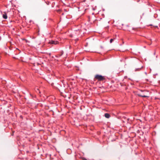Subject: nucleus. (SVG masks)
<instances>
[{"instance_id": "f257e3e1", "label": "nucleus", "mask_w": 160, "mask_h": 160, "mask_svg": "<svg viewBox=\"0 0 160 160\" xmlns=\"http://www.w3.org/2000/svg\"><path fill=\"white\" fill-rule=\"evenodd\" d=\"M105 76L99 74H96L94 78V81L97 80L98 81H102L105 80Z\"/></svg>"}, {"instance_id": "f03ea898", "label": "nucleus", "mask_w": 160, "mask_h": 160, "mask_svg": "<svg viewBox=\"0 0 160 160\" xmlns=\"http://www.w3.org/2000/svg\"><path fill=\"white\" fill-rule=\"evenodd\" d=\"M81 31L79 29L74 30L71 35V37H75L80 35Z\"/></svg>"}, {"instance_id": "7ed1b4c3", "label": "nucleus", "mask_w": 160, "mask_h": 160, "mask_svg": "<svg viewBox=\"0 0 160 160\" xmlns=\"http://www.w3.org/2000/svg\"><path fill=\"white\" fill-rule=\"evenodd\" d=\"M141 92H139L138 94V96L144 98L148 97V96H147V95H146L145 94V92H147V91L141 90Z\"/></svg>"}, {"instance_id": "20e7f679", "label": "nucleus", "mask_w": 160, "mask_h": 160, "mask_svg": "<svg viewBox=\"0 0 160 160\" xmlns=\"http://www.w3.org/2000/svg\"><path fill=\"white\" fill-rule=\"evenodd\" d=\"M8 12V11H5L2 12H1V13L2 15V17L4 19H7V13Z\"/></svg>"}, {"instance_id": "39448f33", "label": "nucleus", "mask_w": 160, "mask_h": 160, "mask_svg": "<svg viewBox=\"0 0 160 160\" xmlns=\"http://www.w3.org/2000/svg\"><path fill=\"white\" fill-rule=\"evenodd\" d=\"M48 43L50 44L56 45L58 43V42L57 41L51 40L49 41Z\"/></svg>"}, {"instance_id": "423d86ee", "label": "nucleus", "mask_w": 160, "mask_h": 160, "mask_svg": "<svg viewBox=\"0 0 160 160\" xmlns=\"http://www.w3.org/2000/svg\"><path fill=\"white\" fill-rule=\"evenodd\" d=\"M142 68H143V66H142L140 68H136L135 70V72H137V71L138 72V71H141V69H142Z\"/></svg>"}, {"instance_id": "0eeeda50", "label": "nucleus", "mask_w": 160, "mask_h": 160, "mask_svg": "<svg viewBox=\"0 0 160 160\" xmlns=\"http://www.w3.org/2000/svg\"><path fill=\"white\" fill-rule=\"evenodd\" d=\"M104 116L106 118H108L110 117V115L108 113H105L104 114Z\"/></svg>"}, {"instance_id": "6e6552de", "label": "nucleus", "mask_w": 160, "mask_h": 160, "mask_svg": "<svg viewBox=\"0 0 160 160\" xmlns=\"http://www.w3.org/2000/svg\"><path fill=\"white\" fill-rule=\"evenodd\" d=\"M61 54H58L57 56H56V57H61L63 53V51H62L60 52Z\"/></svg>"}, {"instance_id": "1a4fd4ad", "label": "nucleus", "mask_w": 160, "mask_h": 160, "mask_svg": "<svg viewBox=\"0 0 160 160\" xmlns=\"http://www.w3.org/2000/svg\"><path fill=\"white\" fill-rule=\"evenodd\" d=\"M115 39V38H112L110 40V43H111L112 42L113 40Z\"/></svg>"}, {"instance_id": "9d476101", "label": "nucleus", "mask_w": 160, "mask_h": 160, "mask_svg": "<svg viewBox=\"0 0 160 160\" xmlns=\"http://www.w3.org/2000/svg\"><path fill=\"white\" fill-rule=\"evenodd\" d=\"M82 159L83 160H87V159L86 158H82Z\"/></svg>"}, {"instance_id": "9b49d317", "label": "nucleus", "mask_w": 160, "mask_h": 160, "mask_svg": "<svg viewBox=\"0 0 160 160\" xmlns=\"http://www.w3.org/2000/svg\"><path fill=\"white\" fill-rule=\"evenodd\" d=\"M78 38H76L75 39V40L77 41H78Z\"/></svg>"}, {"instance_id": "f8f14e48", "label": "nucleus", "mask_w": 160, "mask_h": 160, "mask_svg": "<svg viewBox=\"0 0 160 160\" xmlns=\"http://www.w3.org/2000/svg\"><path fill=\"white\" fill-rule=\"evenodd\" d=\"M57 11L59 12H60V11H61L58 10V11Z\"/></svg>"}, {"instance_id": "ddd939ff", "label": "nucleus", "mask_w": 160, "mask_h": 160, "mask_svg": "<svg viewBox=\"0 0 160 160\" xmlns=\"http://www.w3.org/2000/svg\"><path fill=\"white\" fill-rule=\"evenodd\" d=\"M37 90L38 91H39V92L40 93V92H39V90L38 89H37Z\"/></svg>"}, {"instance_id": "4468645a", "label": "nucleus", "mask_w": 160, "mask_h": 160, "mask_svg": "<svg viewBox=\"0 0 160 160\" xmlns=\"http://www.w3.org/2000/svg\"><path fill=\"white\" fill-rule=\"evenodd\" d=\"M92 14H93H93H94V13H92Z\"/></svg>"}]
</instances>
